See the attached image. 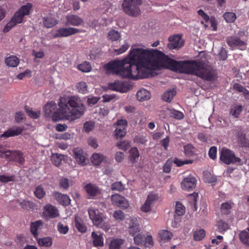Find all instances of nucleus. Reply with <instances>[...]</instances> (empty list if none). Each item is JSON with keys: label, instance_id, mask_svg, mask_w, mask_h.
<instances>
[{"label": "nucleus", "instance_id": "31", "mask_svg": "<svg viewBox=\"0 0 249 249\" xmlns=\"http://www.w3.org/2000/svg\"><path fill=\"white\" fill-rule=\"evenodd\" d=\"M124 240L122 239L115 238L111 240L109 245V249H120L121 246L124 244Z\"/></svg>", "mask_w": 249, "mask_h": 249}, {"label": "nucleus", "instance_id": "11", "mask_svg": "<svg viewBox=\"0 0 249 249\" xmlns=\"http://www.w3.org/2000/svg\"><path fill=\"white\" fill-rule=\"evenodd\" d=\"M196 179L192 176L184 178L181 182V188L185 191H192L196 186Z\"/></svg>", "mask_w": 249, "mask_h": 249}, {"label": "nucleus", "instance_id": "13", "mask_svg": "<svg viewBox=\"0 0 249 249\" xmlns=\"http://www.w3.org/2000/svg\"><path fill=\"white\" fill-rule=\"evenodd\" d=\"M170 43L168 44V47L170 50L178 49L183 45V42L181 36L178 35L170 36L169 38Z\"/></svg>", "mask_w": 249, "mask_h": 249}, {"label": "nucleus", "instance_id": "36", "mask_svg": "<svg viewBox=\"0 0 249 249\" xmlns=\"http://www.w3.org/2000/svg\"><path fill=\"white\" fill-rule=\"evenodd\" d=\"M216 226L220 232H225L229 228V224L226 221L221 219L217 221Z\"/></svg>", "mask_w": 249, "mask_h": 249}, {"label": "nucleus", "instance_id": "61", "mask_svg": "<svg viewBox=\"0 0 249 249\" xmlns=\"http://www.w3.org/2000/svg\"><path fill=\"white\" fill-rule=\"evenodd\" d=\"M158 199V195L155 194H150L148 195L146 201L151 204Z\"/></svg>", "mask_w": 249, "mask_h": 249}, {"label": "nucleus", "instance_id": "40", "mask_svg": "<svg viewBox=\"0 0 249 249\" xmlns=\"http://www.w3.org/2000/svg\"><path fill=\"white\" fill-rule=\"evenodd\" d=\"M108 38L112 41H117L120 37V33L114 30H112L108 33Z\"/></svg>", "mask_w": 249, "mask_h": 249}, {"label": "nucleus", "instance_id": "19", "mask_svg": "<svg viewBox=\"0 0 249 249\" xmlns=\"http://www.w3.org/2000/svg\"><path fill=\"white\" fill-rule=\"evenodd\" d=\"M127 122L124 121H120L118 122V125L114 131L115 137L118 139L124 137L126 134V126Z\"/></svg>", "mask_w": 249, "mask_h": 249}, {"label": "nucleus", "instance_id": "2", "mask_svg": "<svg viewBox=\"0 0 249 249\" xmlns=\"http://www.w3.org/2000/svg\"><path fill=\"white\" fill-rule=\"evenodd\" d=\"M58 110L60 117L72 121L79 118L85 111V107L79 98L73 96L66 99L61 97L58 102Z\"/></svg>", "mask_w": 249, "mask_h": 249}, {"label": "nucleus", "instance_id": "21", "mask_svg": "<svg viewBox=\"0 0 249 249\" xmlns=\"http://www.w3.org/2000/svg\"><path fill=\"white\" fill-rule=\"evenodd\" d=\"M237 143L242 147H249V141L246 138V134L242 131H239L237 134Z\"/></svg>", "mask_w": 249, "mask_h": 249}, {"label": "nucleus", "instance_id": "14", "mask_svg": "<svg viewBox=\"0 0 249 249\" xmlns=\"http://www.w3.org/2000/svg\"><path fill=\"white\" fill-rule=\"evenodd\" d=\"M4 158L10 160H15L19 163H22L24 159L22 154L18 151H8L6 152Z\"/></svg>", "mask_w": 249, "mask_h": 249}, {"label": "nucleus", "instance_id": "60", "mask_svg": "<svg viewBox=\"0 0 249 249\" xmlns=\"http://www.w3.org/2000/svg\"><path fill=\"white\" fill-rule=\"evenodd\" d=\"M129 47V45L125 43L120 48L114 49V52H115L117 54H120L125 52L128 49Z\"/></svg>", "mask_w": 249, "mask_h": 249}, {"label": "nucleus", "instance_id": "28", "mask_svg": "<svg viewBox=\"0 0 249 249\" xmlns=\"http://www.w3.org/2000/svg\"><path fill=\"white\" fill-rule=\"evenodd\" d=\"M43 22L44 26L47 28H52L58 23V20L54 18H44Z\"/></svg>", "mask_w": 249, "mask_h": 249}, {"label": "nucleus", "instance_id": "55", "mask_svg": "<svg viewBox=\"0 0 249 249\" xmlns=\"http://www.w3.org/2000/svg\"><path fill=\"white\" fill-rule=\"evenodd\" d=\"M13 176L0 175V181L2 183H7L14 180Z\"/></svg>", "mask_w": 249, "mask_h": 249}, {"label": "nucleus", "instance_id": "4", "mask_svg": "<svg viewBox=\"0 0 249 249\" xmlns=\"http://www.w3.org/2000/svg\"><path fill=\"white\" fill-rule=\"evenodd\" d=\"M142 4V0H124L123 3L124 11L130 16L137 17L141 13L139 6Z\"/></svg>", "mask_w": 249, "mask_h": 249}, {"label": "nucleus", "instance_id": "20", "mask_svg": "<svg viewBox=\"0 0 249 249\" xmlns=\"http://www.w3.org/2000/svg\"><path fill=\"white\" fill-rule=\"evenodd\" d=\"M85 189L89 195V198H93L95 196H98L100 194L99 188L90 183L87 184L85 187Z\"/></svg>", "mask_w": 249, "mask_h": 249}, {"label": "nucleus", "instance_id": "25", "mask_svg": "<svg viewBox=\"0 0 249 249\" xmlns=\"http://www.w3.org/2000/svg\"><path fill=\"white\" fill-rule=\"evenodd\" d=\"M75 225L78 231L82 233H85L87 231V227L83 221L78 216H76L74 218Z\"/></svg>", "mask_w": 249, "mask_h": 249}, {"label": "nucleus", "instance_id": "22", "mask_svg": "<svg viewBox=\"0 0 249 249\" xmlns=\"http://www.w3.org/2000/svg\"><path fill=\"white\" fill-rule=\"evenodd\" d=\"M91 237L93 239V245L94 247H103L104 246V238L102 233H100L98 234L93 231L91 233Z\"/></svg>", "mask_w": 249, "mask_h": 249}, {"label": "nucleus", "instance_id": "64", "mask_svg": "<svg viewBox=\"0 0 249 249\" xmlns=\"http://www.w3.org/2000/svg\"><path fill=\"white\" fill-rule=\"evenodd\" d=\"M193 146L190 144H187L186 145H185L184 147V153L186 155H193Z\"/></svg>", "mask_w": 249, "mask_h": 249}, {"label": "nucleus", "instance_id": "12", "mask_svg": "<svg viewBox=\"0 0 249 249\" xmlns=\"http://www.w3.org/2000/svg\"><path fill=\"white\" fill-rule=\"evenodd\" d=\"M227 44L231 47H237L240 50H244L246 48L247 43L236 36H231L227 38Z\"/></svg>", "mask_w": 249, "mask_h": 249}, {"label": "nucleus", "instance_id": "56", "mask_svg": "<svg viewBox=\"0 0 249 249\" xmlns=\"http://www.w3.org/2000/svg\"><path fill=\"white\" fill-rule=\"evenodd\" d=\"M57 229L59 232L62 234H66L69 231V228L68 226H64L61 223H59L58 224Z\"/></svg>", "mask_w": 249, "mask_h": 249}, {"label": "nucleus", "instance_id": "45", "mask_svg": "<svg viewBox=\"0 0 249 249\" xmlns=\"http://www.w3.org/2000/svg\"><path fill=\"white\" fill-rule=\"evenodd\" d=\"M76 88L80 93L84 94L87 91V85L85 82H80L76 84Z\"/></svg>", "mask_w": 249, "mask_h": 249}, {"label": "nucleus", "instance_id": "6", "mask_svg": "<svg viewBox=\"0 0 249 249\" xmlns=\"http://www.w3.org/2000/svg\"><path fill=\"white\" fill-rule=\"evenodd\" d=\"M56 104L54 102L48 103L44 107V111L46 116L52 118V120L55 122L65 119L64 117H60V115L57 109Z\"/></svg>", "mask_w": 249, "mask_h": 249}, {"label": "nucleus", "instance_id": "15", "mask_svg": "<svg viewBox=\"0 0 249 249\" xmlns=\"http://www.w3.org/2000/svg\"><path fill=\"white\" fill-rule=\"evenodd\" d=\"M43 214L45 217L53 218L59 216L57 208L51 204H47L44 207Z\"/></svg>", "mask_w": 249, "mask_h": 249}, {"label": "nucleus", "instance_id": "34", "mask_svg": "<svg viewBox=\"0 0 249 249\" xmlns=\"http://www.w3.org/2000/svg\"><path fill=\"white\" fill-rule=\"evenodd\" d=\"M223 18L227 23H233L237 18L235 13L230 12L224 13Z\"/></svg>", "mask_w": 249, "mask_h": 249}, {"label": "nucleus", "instance_id": "47", "mask_svg": "<svg viewBox=\"0 0 249 249\" xmlns=\"http://www.w3.org/2000/svg\"><path fill=\"white\" fill-rule=\"evenodd\" d=\"M51 160L53 164L56 166H59L61 163L62 156L57 154H53Z\"/></svg>", "mask_w": 249, "mask_h": 249}, {"label": "nucleus", "instance_id": "39", "mask_svg": "<svg viewBox=\"0 0 249 249\" xmlns=\"http://www.w3.org/2000/svg\"><path fill=\"white\" fill-rule=\"evenodd\" d=\"M242 109L243 107L242 106H235L231 109L230 114L234 118H238Z\"/></svg>", "mask_w": 249, "mask_h": 249}, {"label": "nucleus", "instance_id": "58", "mask_svg": "<svg viewBox=\"0 0 249 249\" xmlns=\"http://www.w3.org/2000/svg\"><path fill=\"white\" fill-rule=\"evenodd\" d=\"M217 148L215 146L211 147L209 151V156L212 159L214 160L216 158Z\"/></svg>", "mask_w": 249, "mask_h": 249}, {"label": "nucleus", "instance_id": "51", "mask_svg": "<svg viewBox=\"0 0 249 249\" xmlns=\"http://www.w3.org/2000/svg\"><path fill=\"white\" fill-rule=\"evenodd\" d=\"M111 189L114 191L121 192L124 190V186L121 182H115L111 185Z\"/></svg>", "mask_w": 249, "mask_h": 249}, {"label": "nucleus", "instance_id": "38", "mask_svg": "<svg viewBox=\"0 0 249 249\" xmlns=\"http://www.w3.org/2000/svg\"><path fill=\"white\" fill-rule=\"evenodd\" d=\"M159 235L161 238V239L164 240V241H169L172 236V233L166 230H162L160 231Z\"/></svg>", "mask_w": 249, "mask_h": 249}, {"label": "nucleus", "instance_id": "35", "mask_svg": "<svg viewBox=\"0 0 249 249\" xmlns=\"http://www.w3.org/2000/svg\"><path fill=\"white\" fill-rule=\"evenodd\" d=\"M104 159V156L103 155L98 153H94L92 155L91 160L92 163L95 165H99Z\"/></svg>", "mask_w": 249, "mask_h": 249}, {"label": "nucleus", "instance_id": "7", "mask_svg": "<svg viewBox=\"0 0 249 249\" xmlns=\"http://www.w3.org/2000/svg\"><path fill=\"white\" fill-rule=\"evenodd\" d=\"M88 213L94 225L97 227L101 226L104 218L103 213L100 212L99 210L94 207L89 208Z\"/></svg>", "mask_w": 249, "mask_h": 249}, {"label": "nucleus", "instance_id": "54", "mask_svg": "<svg viewBox=\"0 0 249 249\" xmlns=\"http://www.w3.org/2000/svg\"><path fill=\"white\" fill-rule=\"evenodd\" d=\"M233 89L240 92H243L244 94L249 93L248 90L239 83L234 84L233 85Z\"/></svg>", "mask_w": 249, "mask_h": 249}, {"label": "nucleus", "instance_id": "8", "mask_svg": "<svg viewBox=\"0 0 249 249\" xmlns=\"http://www.w3.org/2000/svg\"><path fill=\"white\" fill-rule=\"evenodd\" d=\"M108 87L112 90L122 93L127 92L130 88V85L128 83L120 81H115L109 84Z\"/></svg>", "mask_w": 249, "mask_h": 249}, {"label": "nucleus", "instance_id": "9", "mask_svg": "<svg viewBox=\"0 0 249 249\" xmlns=\"http://www.w3.org/2000/svg\"><path fill=\"white\" fill-rule=\"evenodd\" d=\"M80 32L79 29L73 27L60 28L53 35V38L67 37Z\"/></svg>", "mask_w": 249, "mask_h": 249}, {"label": "nucleus", "instance_id": "17", "mask_svg": "<svg viewBox=\"0 0 249 249\" xmlns=\"http://www.w3.org/2000/svg\"><path fill=\"white\" fill-rule=\"evenodd\" d=\"M53 196L57 201L63 206H69L71 204V199L67 195L62 194L58 192H54Z\"/></svg>", "mask_w": 249, "mask_h": 249}, {"label": "nucleus", "instance_id": "30", "mask_svg": "<svg viewBox=\"0 0 249 249\" xmlns=\"http://www.w3.org/2000/svg\"><path fill=\"white\" fill-rule=\"evenodd\" d=\"M5 62L9 67H15L19 63V59L16 56L11 55L5 59Z\"/></svg>", "mask_w": 249, "mask_h": 249}, {"label": "nucleus", "instance_id": "53", "mask_svg": "<svg viewBox=\"0 0 249 249\" xmlns=\"http://www.w3.org/2000/svg\"><path fill=\"white\" fill-rule=\"evenodd\" d=\"M144 236L141 234H138L134 238L135 243L137 245H142L144 242Z\"/></svg>", "mask_w": 249, "mask_h": 249}, {"label": "nucleus", "instance_id": "48", "mask_svg": "<svg viewBox=\"0 0 249 249\" xmlns=\"http://www.w3.org/2000/svg\"><path fill=\"white\" fill-rule=\"evenodd\" d=\"M59 186L61 189L65 190L68 189L69 187V182L67 178H62L59 181Z\"/></svg>", "mask_w": 249, "mask_h": 249}, {"label": "nucleus", "instance_id": "16", "mask_svg": "<svg viewBox=\"0 0 249 249\" xmlns=\"http://www.w3.org/2000/svg\"><path fill=\"white\" fill-rule=\"evenodd\" d=\"M24 128L21 127H13L5 131L2 134L0 135L1 138L6 139L9 137H15L20 135Z\"/></svg>", "mask_w": 249, "mask_h": 249}, {"label": "nucleus", "instance_id": "3", "mask_svg": "<svg viewBox=\"0 0 249 249\" xmlns=\"http://www.w3.org/2000/svg\"><path fill=\"white\" fill-rule=\"evenodd\" d=\"M31 9V5L29 3L22 6L18 11L15 13L11 20L5 26L3 30V32L7 33L17 24L21 23L24 16L29 14Z\"/></svg>", "mask_w": 249, "mask_h": 249}, {"label": "nucleus", "instance_id": "46", "mask_svg": "<svg viewBox=\"0 0 249 249\" xmlns=\"http://www.w3.org/2000/svg\"><path fill=\"white\" fill-rule=\"evenodd\" d=\"M173 162L177 165L178 167H180L184 164H192L193 162V160H181L177 158H175L174 159Z\"/></svg>", "mask_w": 249, "mask_h": 249}, {"label": "nucleus", "instance_id": "32", "mask_svg": "<svg viewBox=\"0 0 249 249\" xmlns=\"http://www.w3.org/2000/svg\"><path fill=\"white\" fill-rule=\"evenodd\" d=\"M129 153V160L132 163H134L140 156L139 150L137 147H133L130 149Z\"/></svg>", "mask_w": 249, "mask_h": 249}, {"label": "nucleus", "instance_id": "29", "mask_svg": "<svg viewBox=\"0 0 249 249\" xmlns=\"http://www.w3.org/2000/svg\"><path fill=\"white\" fill-rule=\"evenodd\" d=\"M203 179L204 182L208 183H215L217 181V178L208 171L203 172Z\"/></svg>", "mask_w": 249, "mask_h": 249}, {"label": "nucleus", "instance_id": "18", "mask_svg": "<svg viewBox=\"0 0 249 249\" xmlns=\"http://www.w3.org/2000/svg\"><path fill=\"white\" fill-rule=\"evenodd\" d=\"M66 24L68 25L78 26L82 25L84 21L82 18L76 15H69L66 17Z\"/></svg>", "mask_w": 249, "mask_h": 249}, {"label": "nucleus", "instance_id": "42", "mask_svg": "<svg viewBox=\"0 0 249 249\" xmlns=\"http://www.w3.org/2000/svg\"><path fill=\"white\" fill-rule=\"evenodd\" d=\"M185 212L184 206L180 202H177L175 210L176 214L178 216H182L184 214Z\"/></svg>", "mask_w": 249, "mask_h": 249}, {"label": "nucleus", "instance_id": "27", "mask_svg": "<svg viewBox=\"0 0 249 249\" xmlns=\"http://www.w3.org/2000/svg\"><path fill=\"white\" fill-rule=\"evenodd\" d=\"M40 246L49 247L52 245V238L50 237H45L42 238H38L37 236L35 238Z\"/></svg>", "mask_w": 249, "mask_h": 249}, {"label": "nucleus", "instance_id": "5", "mask_svg": "<svg viewBox=\"0 0 249 249\" xmlns=\"http://www.w3.org/2000/svg\"><path fill=\"white\" fill-rule=\"evenodd\" d=\"M220 160L227 165L240 163L241 161V159L236 157L233 151L224 147L220 151Z\"/></svg>", "mask_w": 249, "mask_h": 249}, {"label": "nucleus", "instance_id": "57", "mask_svg": "<svg viewBox=\"0 0 249 249\" xmlns=\"http://www.w3.org/2000/svg\"><path fill=\"white\" fill-rule=\"evenodd\" d=\"M172 163L173 161L172 160H168L166 161L163 166V170L164 172L169 173L170 172Z\"/></svg>", "mask_w": 249, "mask_h": 249}, {"label": "nucleus", "instance_id": "33", "mask_svg": "<svg viewBox=\"0 0 249 249\" xmlns=\"http://www.w3.org/2000/svg\"><path fill=\"white\" fill-rule=\"evenodd\" d=\"M176 94V91L174 89H170L163 94L162 99L165 102H170Z\"/></svg>", "mask_w": 249, "mask_h": 249}, {"label": "nucleus", "instance_id": "41", "mask_svg": "<svg viewBox=\"0 0 249 249\" xmlns=\"http://www.w3.org/2000/svg\"><path fill=\"white\" fill-rule=\"evenodd\" d=\"M205 236V231L203 229L196 231L194 232V239L196 241L202 240Z\"/></svg>", "mask_w": 249, "mask_h": 249}, {"label": "nucleus", "instance_id": "59", "mask_svg": "<svg viewBox=\"0 0 249 249\" xmlns=\"http://www.w3.org/2000/svg\"><path fill=\"white\" fill-rule=\"evenodd\" d=\"M143 244L146 247H150L153 246V241L152 236L148 235L144 237Z\"/></svg>", "mask_w": 249, "mask_h": 249}, {"label": "nucleus", "instance_id": "37", "mask_svg": "<svg viewBox=\"0 0 249 249\" xmlns=\"http://www.w3.org/2000/svg\"><path fill=\"white\" fill-rule=\"evenodd\" d=\"M43 226V222L41 220H38L32 222V235L35 238L38 235L37 231L40 229V227Z\"/></svg>", "mask_w": 249, "mask_h": 249}, {"label": "nucleus", "instance_id": "24", "mask_svg": "<svg viewBox=\"0 0 249 249\" xmlns=\"http://www.w3.org/2000/svg\"><path fill=\"white\" fill-rule=\"evenodd\" d=\"M234 203L231 201L222 203L220 206V212L222 215H229L231 213V209Z\"/></svg>", "mask_w": 249, "mask_h": 249}, {"label": "nucleus", "instance_id": "44", "mask_svg": "<svg viewBox=\"0 0 249 249\" xmlns=\"http://www.w3.org/2000/svg\"><path fill=\"white\" fill-rule=\"evenodd\" d=\"M78 68L80 71L84 72L90 71L91 69V67L90 64L86 61L81 64H79L78 66Z\"/></svg>", "mask_w": 249, "mask_h": 249}, {"label": "nucleus", "instance_id": "62", "mask_svg": "<svg viewBox=\"0 0 249 249\" xmlns=\"http://www.w3.org/2000/svg\"><path fill=\"white\" fill-rule=\"evenodd\" d=\"M94 128V124L90 122H86L84 124V129L86 132H89Z\"/></svg>", "mask_w": 249, "mask_h": 249}, {"label": "nucleus", "instance_id": "10", "mask_svg": "<svg viewBox=\"0 0 249 249\" xmlns=\"http://www.w3.org/2000/svg\"><path fill=\"white\" fill-rule=\"evenodd\" d=\"M111 200L113 205L123 209H126L129 207L128 201L124 197L120 195L115 194L112 195Z\"/></svg>", "mask_w": 249, "mask_h": 249}, {"label": "nucleus", "instance_id": "49", "mask_svg": "<svg viewBox=\"0 0 249 249\" xmlns=\"http://www.w3.org/2000/svg\"><path fill=\"white\" fill-rule=\"evenodd\" d=\"M170 116L178 120H181L184 118L183 113L175 109L171 110Z\"/></svg>", "mask_w": 249, "mask_h": 249}, {"label": "nucleus", "instance_id": "50", "mask_svg": "<svg viewBox=\"0 0 249 249\" xmlns=\"http://www.w3.org/2000/svg\"><path fill=\"white\" fill-rule=\"evenodd\" d=\"M117 146L119 149L126 151L130 147V144L128 142L121 141L117 142Z\"/></svg>", "mask_w": 249, "mask_h": 249}, {"label": "nucleus", "instance_id": "52", "mask_svg": "<svg viewBox=\"0 0 249 249\" xmlns=\"http://www.w3.org/2000/svg\"><path fill=\"white\" fill-rule=\"evenodd\" d=\"M113 217L116 220L123 221L124 219V215L121 210L115 211L113 213Z\"/></svg>", "mask_w": 249, "mask_h": 249}, {"label": "nucleus", "instance_id": "43", "mask_svg": "<svg viewBox=\"0 0 249 249\" xmlns=\"http://www.w3.org/2000/svg\"><path fill=\"white\" fill-rule=\"evenodd\" d=\"M34 193L35 196L38 199L43 198L46 194L43 188L41 186H38Z\"/></svg>", "mask_w": 249, "mask_h": 249}, {"label": "nucleus", "instance_id": "26", "mask_svg": "<svg viewBox=\"0 0 249 249\" xmlns=\"http://www.w3.org/2000/svg\"><path fill=\"white\" fill-rule=\"evenodd\" d=\"M136 96L139 101H143L150 98V93L145 89H141L137 92Z\"/></svg>", "mask_w": 249, "mask_h": 249}, {"label": "nucleus", "instance_id": "1", "mask_svg": "<svg viewBox=\"0 0 249 249\" xmlns=\"http://www.w3.org/2000/svg\"><path fill=\"white\" fill-rule=\"evenodd\" d=\"M165 67L180 73L196 75L207 81V67L201 62L178 61L157 50L132 48L125 58L114 59L104 65L108 73L131 79L152 77L154 70Z\"/></svg>", "mask_w": 249, "mask_h": 249}, {"label": "nucleus", "instance_id": "63", "mask_svg": "<svg viewBox=\"0 0 249 249\" xmlns=\"http://www.w3.org/2000/svg\"><path fill=\"white\" fill-rule=\"evenodd\" d=\"M198 15L200 16L206 22H208L210 20V17L207 15L202 9H199L197 11Z\"/></svg>", "mask_w": 249, "mask_h": 249}, {"label": "nucleus", "instance_id": "23", "mask_svg": "<svg viewBox=\"0 0 249 249\" xmlns=\"http://www.w3.org/2000/svg\"><path fill=\"white\" fill-rule=\"evenodd\" d=\"M74 158L78 164H84L86 158L84 156L83 150L79 148H76L73 151Z\"/></svg>", "mask_w": 249, "mask_h": 249}]
</instances>
